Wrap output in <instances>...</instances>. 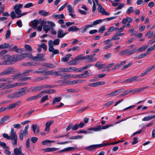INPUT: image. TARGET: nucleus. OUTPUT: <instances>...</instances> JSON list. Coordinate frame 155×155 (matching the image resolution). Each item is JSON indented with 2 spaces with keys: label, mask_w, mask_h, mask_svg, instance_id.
<instances>
[{
  "label": "nucleus",
  "mask_w": 155,
  "mask_h": 155,
  "mask_svg": "<svg viewBox=\"0 0 155 155\" xmlns=\"http://www.w3.org/2000/svg\"><path fill=\"white\" fill-rule=\"evenodd\" d=\"M3 137L8 140H11L12 145L15 147L17 146L18 137L13 128H11L9 135L7 134L4 133L3 134Z\"/></svg>",
  "instance_id": "f257e3e1"
},
{
  "label": "nucleus",
  "mask_w": 155,
  "mask_h": 155,
  "mask_svg": "<svg viewBox=\"0 0 155 155\" xmlns=\"http://www.w3.org/2000/svg\"><path fill=\"white\" fill-rule=\"evenodd\" d=\"M3 58L5 60L2 62V64L4 65H10L16 62L15 56H10L9 55H6Z\"/></svg>",
  "instance_id": "f03ea898"
},
{
  "label": "nucleus",
  "mask_w": 155,
  "mask_h": 155,
  "mask_svg": "<svg viewBox=\"0 0 155 155\" xmlns=\"http://www.w3.org/2000/svg\"><path fill=\"white\" fill-rule=\"evenodd\" d=\"M114 124H109L104 126H99L95 127H91L87 129L88 130H92L94 131H98L102 129H107V128L113 126Z\"/></svg>",
  "instance_id": "7ed1b4c3"
},
{
  "label": "nucleus",
  "mask_w": 155,
  "mask_h": 155,
  "mask_svg": "<svg viewBox=\"0 0 155 155\" xmlns=\"http://www.w3.org/2000/svg\"><path fill=\"white\" fill-rule=\"evenodd\" d=\"M53 86L48 85H43L39 86H38L31 88V89L32 91L35 92L36 91H40L43 89L47 88H52Z\"/></svg>",
  "instance_id": "20e7f679"
},
{
  "label": "nucleus",
  "mask_w": 155,
  "mask_h": 155,
  "mask_svg": "<svg viewBox=\"0 0 155 155\" xmlns=\"http://www.w3.org/2000/svg\"><path fill=\"white\" fill-rule=\"evenodd\" d=\"M96 0L97 5L98 6L97 8L98 12L102 15L106 16L109 15H110V13L106 12V10L102 7L101 5L98 2V0Z\"/></svg>",
  "instance_id": "39448f33"
},
{
  "label": "nucleus",
  "mask_w": 155,
  "mask_h": 155,
  "mask_svg": "<svg viewBox=\"0 0 155 155\" xmlns=\"http://www.w3.org/2000/svg\"><path fill=\"white\" fill-rule=\"evenodd\" d=\"M60 40L59 39H56L53 41L52 40H49L48 41V46L49 47V49L51 51L53 49L54 45H58L59 44Z\"/></svg>",
  "instance_id": "423d86ee"
},
{
  "label": "nucleus",
  "mask_w": 155,
  "mask_h": 155,
  "mask_svg": "<svg viewBox=\"0 0 155 155\" xmlns=\"http://www.w3.org/2000/svg\"><path fill=\"white\" fill-rule=\"evenodd\" d=\"M29 127V125H27L26 126L24 130H21L19 134V138L21 140H23V137L26 136L28 134V129Z\"/></svg>",
  "instance_id": "0eeeda50"
},
{
  "label": "nucleus",
  "mask_w": 155,
  "mask_h": 155,
  "mask_svg": "<svg viewBox=\"0 0 155 155\" xmlns=\"http://www.w3.org/2000/svg\"><path fill=\"white\" fill-rule=\"evenodd\" d=\"M105 145H106V144L103 143L93 145L86 147L85 148L87 150H88L90 151H92L95 150L98 147L104 146Z\"/></svg>",
  "instance_id": "6e6552de"
},
{
  "label": "nucleus",
  "mask_w": 155,
  "mask_h": 155,
  "mask_svg": "<svg viewBox=\"0 0 155 155\" xmlns=\"http://www.w3.org/2000/svg\"><path fill=\"white\" fill-rule=\"evenodd\" d=\"M15 72V70L14 68L12 67H10L5 71L1 73L0 75H5L9 74H12Z\"/></svg>",
  "instance_id": "1a4fd4ad"
},
{
  "label": "nucleus",
  "mask_w": 155,
  "mask_h": 155,
  "mask_svg": "<svg viewBox=\"0 0 155 155\" xmlns=\"http://www.w3.org/2000/svg\"><path fill=\"white\" fill-rule=\"evenodd\" d=\"M27 88L26 87H24L20 89L18 92H15L16 98L20 97L25 95L26 94L25 91Z\"/></svg>",
  "instance_id": "9d476101"
},
{
  "label": "nucleus",
  "mask_w": 155,
  "mask_h": 155,
  "mask_svg": "<svg viewBox=\"0 0 155 155\" xmlns=\"http://www.w3.org/2000/svg\"><path fill=\"white\" fill-rule=\"evenodd\" d=\"M124 89L122 88L117 90L114 91H112L110 93H108L106 95V96L108 97H112L115 96L119 94L120 93L123 91Z\"/></svg>",
  "instance_id": "9b49d317"
},
{
  "label": "nucleus",
  "mask_w": 155,
  "mask_h": 155,
  "mask_svg": "<svg viewBox=\"0 0 155 155\" xmlns=\"http://www.w3.org/2000/svg\"><path fill=\"white\" fill-rule=\"evenodd\" d=\"M23 6V4H16L13 7V9L14 10L15 12L18 16L20 13L21 12V11L20 9Z\"/></svg>",
  "instance_id": "f8f14e48"
},
{
  "label": "nucleus",
  "mask_w": 155,
  "mask_h": 155,
  "mask_svg": "<svg viewBox=\"0 0 155 155\" xmlns=\"http://www.w3.org/2000/svg\"><path fill=\"white\" fill-rule=\"evenodd\" d=\"M58 69L61 70V72H71L72 71H76V68L72 67L65 68H58Z\"/></svg>",
  "instance_id": "ddd939ff"
},
{
  "label": "nucleus",
  "mask_w": 155,
  "mask_h": 155,
  "mask_svg": "<svg viewBox=\"0 0 155 155\" xmlns=\"http://www.w3.org/2000/svg\"><path fill=\"white\" fill-rule=\"evenodd\" d=\"M45 56V54H38L33 58V60L36 61H43L45 60L43 58Z\"/></svg>",
  "instance_id": "4468645a"
},
{
  "label": "nucleus",
  "mask_w": 155,
  "mask_h": 155,
  "mask_svg": "<svg viewBox=\"0 0 155 155\" xmlns=\"http://www.w3.org/2000/svg\"><path fill=\"white\" fill-rule=\"evenodd\" d=\"M68 10L69 12V15L71 16L73 18H75V15L74 14V11L71 5H68L67 6Z\"/></svg>",
  "instance_id": "2eb2a0df"
},
{
  "label": "nucleus",
  "mask_w": 155,
  "mask_h": 155,
  "mask_svg": "<svg viewBox=\"0 0 155 155\" xmlns=\"http://www.w3.org/2000/svg\"><path fill=\"white\" fill-rule=\"evenodd\" d=\"M32 128L35 135L37 136L39 132V129L37 125L35 124H34L32 125Z\"/></svg>",
  "instance_id": "dca6fc26"
},
{
  "label": "nucleus",
  "mask_w": 155,
  "mask_h": 155,
  "mask_svg": "<svg viewBox=\"0 0 155 155\" xmlns=\"http://www.w3.org/2000/svg\"><path fill=\"white\" fill-rule=\"evenodd\" d=\"M93 26L92 25H86L83 27L81 28V32L82 33H84L85 32L87 29L91 27H93Z\"/></svg>",
  "instance_id": "f3484780"
},
{
  "label": "nucleus",
  "mask_w": 155,
  "mask_h": 155,
  "mask_svg": "<svg viewBox=\"0 0 155 155\" xmlns=\"http://www.w3.org/2000/svg\"><path fill=\"white\" fill-rule=\"evenodd\" d=\"M148 87V86H146L145 87H143L140 88H139L131 90L132 91H133L134 93H138L142 91H143L146 89Z\"/></svg>",
  "instance_id": "a211bd4d"
},
{
  "label": "nucleus",
  "mask_w": 155,
  "mask_h": 155,
  "mask_svg": "<svg viewBox=\"0 0 155 155\" xmlns=\"http://www.w3.org/2000/svg\"><path fill=\"white\" fill-rule=\"evenodd\" d=\"M40 97V96L39 94L38 95L31 96L30 97L27 98V99H26V101H30L33 100L37 99H38Z\"/></svg>",
  "instance_id": "6ab92c4d"
},
{
  "label": "nucleus",
  "mask_w": 155,
  "mask_h": 155,
  "mask_svg": "<svg viewBox=\"0 0 155 155\" xmlns=\"http://www.w3.org/2000/svg\"><path fill=\"white\" fill-rule=\"evenodd\" d=\"M43 150L45 151V152H54L59 150V148L55 147L48 148L46 149H43Z\"/></svg>",
  "instance_id": "aec40b11"
},
{
  "label": "nucleus",
  "mask_w": 155,
  "mask_h": 155,
  "mask_svg": "<svg viewBox=\"0 0 155 155\" xmlns=\"http://www.w3.org/2000/svg\"><path fill=\"white\" fill-rule=\"evenodd\" d=\"M106 65L104 64H102L101 62H98L95 64V66L97 68L99 69H101L104 68L106 66Z\"/></svg>",
  "instance_id": "412c9836"
},
{
  "label": "nucleus",
  "mask_w": 155,
  "mask_h": 155,
  "mask_svg": "<svg viewBox=\"0 0 155 155\" xmlns=\"http://www.w3.org/2000/svg\"><path fill=\"white\" fill-rule=\"evenodd\" d=\"M53 123V121H49L47 122L45 125V131L49 132V127Z\"/></svg>",
  "instance_id": "4be33fe9"
},
{
  "label": "nucleus",
  "mask_w": 155,
  "mask_h": 155,
  "mask_svg": "<svg viewBox=\"0 0 155 155\" xmlns=\"http://www.w3.org/2000/svg\"><path fill=\"white\" fill-rule=\"evenodd\" d=\"M42 66L43 67L51 68H54L55 67V66L52 64L47 63H43L42 64Z\"/></svg>",
  "instance_id": "5701e85b"
},
{
  "label": "nucleus",
  "mask_w": 155,
  "mask_h": 155,
  "mask_svg": "<svg viewBox=\"0 0 155 155\" xmlns=\"http://www.w3.org/2000/svg\"><path fill=\"white\" fill-rule=\"evenodd\" d=\"M75 148L73 147H69L59 150L58 151V152L59 153H62L64 152H68L72 150H74Z\"/></svg>",
  "instance_id": "b1692460"
},
{
  "label": "nucleus",
  "mask_w": 155,
  "mask_h": 155,
  "mask_svg": "<svg viewBox=\"0 0 155 155\" xmlns=\"http://www.w3.org/2000/svg\"><path fill=\"white\" fill-rule=\"evenodd\" d=\"M84 81V80H74L69 81L68 84H76L78 83H81Z\"/></svg>",
  "instance_id": "393cba45"
},
{
  "label": "nucleus",
  "mask_w": 155,
  "mask_h": 155,
  "mask_svg": "<svg viewBox=\"0 0 155 155\" xmlns=\"http://www.w3.org/2000/svg\"><path fill=\"white\" fill-rule=\"evenodd\" d=\"M10 118L9 116H5L3 117L0 121V125L3 124L4 122Z\"/></svg>",
  "instance_id": "a878e982"
},
{
  "label": "nucleus",
  "mask_w": 155,
  "mask_h": 155,
  "mask_svg": "<svg viewBox=\"0 0 155 155\" xmlns=\"http://www.w3.org/2000/svg\"><path fill=\"white\" fill-rule=\"evenodd\" d=\"M72 56L71 54H68L66 56L63 57L61 61L63 62H66L68 61L70 59V57Z\"/></svg>",
  "instance_id": "bb28decb"
},
{
  "label": "nucleus",
  "mask_w": 155,
  "mask_h": 155,
  "mask_svg": "<svg viewBox=\"0 0 155 155\" xmlns=\"http://www.w3.org/2000/svg\"><path fill=\"white\" fill-rule=\"evenodd\" d=\"M38 13L41 15L43 16H47L49 15L48 12H46L45 10H42L39 11Z\"/></svg>",
  "instance_id": "cd10ccee"
},
{
  "label": "nucleus",
  "mask_w": 155,
  "mask_h": 155,
  "mask_svg": "<svg viewBox=\"0 0 155 155\" xmlns=\"http://www.w3.org/2000/svg\"><path fill=\"white\" fill-rule=\"evenodd\" d=\"M79 30V29L77 27V26H72L69 27L68 29V31H78Z\"/></svg>",
  "instance_id": "c85d7f7f"
},
{
  "label": "nucleus",
  "mask_w": 155,
  "mask_h": 155,
  "mask_svg": "<svg viewBox=\"0 0 155 155\" xmlns=\"http://www.w3.org/2000/svg\"><path fill=\"white\" fill-rule=\"evenodd\" d=\"M155 117V115H151L144 117L142 120L143 121H148L152 119Z\"/></svg>",
  "instance_id": "c756f323"
},
{
  "label": "nucleus",
  "mask_w": 155,
  "mask_h": 155,
  "mask_svg": "<svg viewBox=\"0 0 155 155\" xmlns=\"http://www.w3.org/2000/svg\"><path fill=\"white\" fill-rule=\"evenodd\" d=\"M39 21L38 20H34L31 23L32 25V26L33 28L34 29H35L38 24Z\"/></svg>",
  "instance_id": "7c9ffc66"
},
{
  "label": "nucleus",
  "mask_w": 155,
  "mask_h": 155,
  "mask_svg": "<svg viewBox=\"0 0 155 155\" xmlns=\"http://www.w3.org/2000/svg\"><path fill=\"white\" fill-rule=\"evenodd\" d=\"M64 37L63 31L61 29H59L58 31L57 37L59 38H62Z\"/></svg>",
  "instance_id": "2f4dec72"
},
{
  "label": "nucleus",
  "mask_w": 155,
  "mask_h": 155,
  "mask_svg": "<svg viewBox=\"0 0 155 155\" xmlns=\"http://www.w3.org/2000/svg\"><path fill=\"white\" fill-rule=\"evenodd\" d=\"M61 97H55L52 103V104L54 105L56 104V103L59 102L61 101Z\"/></svg>",
  "instance_id": "473e14b6"
},
{
  "label": "nucleus",
  "mask_w": 155,
  "mask_h": 155,
  "mask_svg": "<svg viewBox=\"0 0 155 155\" xmlns=\"http://www.w3.org/2000/svg\"><path fill=\"white\" fill-rule=\"evenodd\" d=\"M37 63H35L33 61H31V62H28L25 63L23 64V65L25 66H35L37 65Z\"/></svg>",
  "instance_id": "72a5a7b5"
},
{
  "label": "nucleus",
  "mask_w": 155,
  "mask_h": 155,
  "mask_svg": "<svg viewBox=\"0 0 155 155\" xmlns=\"http://www.w3.org/2000/svg\"><path fill=\"white\" fill-rule=\"evenodd\" d=\"M16 62L17 61L24 59L25 57L21 55H15Z\"/></svg>",
  "instance_id": "f704fd0d"
},
{
  "label": "nucleus",
  "mask_w": 155,
  "mask_h": 155,
  "mask_svg": "<svg viewBox=\"0 0 155 155\" xmlns=\"http://www.w3.org/2000/svg\"><path fill=\"white\" fill-rule=\"evenodd\" d=\"M53 17L54 18L57 19L60 18H64V14H61L60 15H55L54 14L52 15Z\"/></svg>",
  "instance_id": "c9c22d12"
},
{
  "label": "nucleus",
  "mask_w": 155,
  "mask_h": 155,
  "mask_svg": "<svg viewBox=\"0 0 155 155\" xmlns=\"http://www.w3.org/2000/svg\"><path fill=\"white\" fill-rule=\"evenodd\" d=\"M10 47V45L9 44L5 43L2 45H0V49H5L8 48Z\"/></svg>",
  "instance_id": "e433bc0d"
},
{
  "label": "nucleus",
  "mask_w": 155,
  "mask_h": 155,
  "mask_svg": "<svg viewBox=\"0 0 155 155\" xmlns=\"http://www.w3.org/2000/svg\"><path fill=\"white\" fill-rule=\"evenodd\" d=\"M63 77L64 78H74V75L65 73L63 75Z\"/></svg>",
  "instance_id": "4c0bfd02"
},
{
  "label": "nucleus",
  "mask_w": 155,
  "mask_h": 155,
  "mask_svg": "<svg viewBox=\"0 0 155 155\" xmlns=\"http://www.w3.org/2000/svg\"><path fill=\"white\" fill-rule=\"evenodd\" d=\"M83 136L81 135H78L70 137L69 138L70 140H76L77 139H81Z\"/></svg>",
  "instance_id": "58836bf2"
},
{
  "label": "nucleus",
  "mask_w": 155,
  "mask_h": 155,
  "mask_svg": "<svg viewBox=\"0 0 155 155\" xmlns=\"http://www.w3.org/2000/svg\"><path fill=\"white\" fill-rule=\"evenodd\" d=\"M103 21V20L101 19H100L99 20H97L94 21L93 23L92 24H91V25H92L93 26V27L94 25H96L98 24H99L101 22H102Z\"/></svg>",
  "instance_id": "ea45409f"
},
{
  "label": "nucleus",
  "mask_w": 155,
  "mask_h": 155,
  "mask_svg": "<svg viewBox=\"0 0 155 155\" xmlns=\"http://www.w3.org/2000/svg\"><path fill=\"white\" fill-rule=\"evenodd\" d=\"M59 71H56L54 70V75L55 76H62V74L61 70H59Z\"/></svg>",
  "instance_id": "a19ab883"
},
{
  "label": "nucleus",
  "mask_w": 155,
  "mask_h": 155,
  "mask_svg": "<svg viewBox=\"0 0 155 155\" xmlns=\"http://www.w3.org/2000/svg\"><path fill=\"white\" fill-rule=\"evenodd\" d=\"M46 24V22L45 21H42L41 23V25L38 26L37 28V30L38 31H41L42 29V26L44 24Z\"/></svg>",
  "instance_id": "79ce46f5"
},
{
  "label": "nucleus",
  "mask_w": 155,
  "mask_h": 155,
  "mask_svg": "<svg viewBox=\"0 0 155 155\" xmlns=\"http://www.w3.org/2000/svg\"><path fill=\"white\" fill-rule=\"evenodd\" d=\"M148 45H145L140 47L138 50V52H142L144 51L147 47Z\"/></svg>",
  "instance_id": "37998d69"
},
{
  "label": "nucleus",
  "mask_w": 155,
  "mask_h": 155,
  "mask_svg": "<svg viewBox=\"0 0 155 155\" xmlns=\"http://www.w3.org/2000/svg\"><path fill=\"white\" fill-rule=\"evenodd\" d=\"M45 72L43 73L44 75H54V70H51L47 71H44Z\"/></svg>",
  "instance_id": "c03bdc74"
},
{
  "label": "nucleus",
  "mask_w": 155,
  "mask_h": 155,
  "mask_svg": "<svg viewBox=\"0 0 155 155\" xmlns=\"http://www.w3.org/2000/svg\"><path fill=\"white\" fill-rule=\"evenodd\" d=\"M48 100V95H45L43 96L41 98L40 101V103H42L45 102L46 101Z\"/></svg>",
  "instance_id": "a18cd8bd"
},
{
  "label": "nucleus",
  "mask_w": 155,
  "mask_h": 155,
  "mask_svg": "<svg viewBox=\"0 0 155 155\" xmlns=\"http://www.w3.org/2000/svg\"><path fill=\"white\" fill-rule=\"evenodd\" d=\"M47 77H39L35 78L34 80L35 81H39L43 80H45L46 78Z\"/></svg>",
  "instance_id": "49530a36"
},
{
  "label": "nucleus",
  "mask_w": 155,
  "mask_h": 155,
  "mask_svg": "<svg viewBox=\"0 0 155 155\" xmlns=\"http://www.w3.org/2000/svg\"><path fill=\"white\" fill-rule=\"evenodd\" d=\"M34 111V110H30L28 112L26 113L24 115V117L27 118L28 117L31 115V114Z\"/></svg>",
  "instance_id": "de8ad7c7"
},
{
  "label": "nucleus",
  "mask_w": 155,
  "mask_h": 155,
  "mask_svg": "<svg viewBox=\"0 0 155 155\" xmlns=\"http://www.w3.org/2000/svg\"><path fill=\"white\" fill-rule=\"evenodd\" d=\"M149 52H145L144 53H142L139 56V57H138V58L139 59L143 58H144L146 56H147L149 54Z\"/></svg>",
  "instance_id": "09e8293b"
},
{
  "label": "nucleus",
  "mask_w": 155,
  "mask_h": 155,
  "mask_svg": "<svg viewBox=\"0 0 155 155\" xmlns=\"http://www.w3.org/2000/svg\"><path fill=\"white\" fill-rule=\"evenodd\" d=\"M137 49L136 48H134L131 50L130 51L128 50V53L127 54V55L130 56L132 54L134 53L136 51Z\"/></svg>",
  "instance_id": "8fccbe9b"
},
{
  "label": "nucleus",
  "mask_w": 155,
  "mask_h": 155,
  "mask_svg": "<svg viewBox=\"0 0 155 155\" xmlns=\"http://www.w3.org/2000/svg\"><path fill=\"white\" fill-rule=\"evenodd\" d=\"M0 146L4 149H8V147L6 145L5 143L1 141H0Z\"/></svg>",
  "instance_id": "3c124183"
},
{
  "label": "nucleus",
  "mask_w": 155,
  "mask_h": 155,
  "mask_svg": "<svg viewBox=\"0 0 155 155\" xmlns=\"http://www.w3.org/2000/svg\"><path fill=\"white\" fill-rule=\"evenodd\" d=\"M6 83L5 82H0V88H2V89L5 90L7 88L5 85Z\"/></svg>",
  "instance_id": "603ef678"
},
{
  "label": "nucleus",
  "mask_w": 155,
  "mask_h": 155,
  "mask_svg": "<svg viewBox=\"0 0 155 155\" xmlns=\"http://www.w3.org/2000/svg\"><path fill=\"white\" fill-rule=\"evenodd\" d=\"M43 30L45 31V33H47L50 30V28L48 25H46L43 27Z\"/></svg>",
  "instance_id": "864d4df0"
},
{
  "label": "nucleus",
  "mask_w": 155,
  "mask_h": 155,
  "mask_svg": "<svg viewBox=\"0 0 155 155\" xmlns=\"http://www.w3.org/2000/svg\"><path fill=\"white\" fill-rule=\"evenodd\" d=\"M49 47L48 50H49V51L51 52H52L53 55L54 54H59V51L57 49H55L54 50V48H53V50H52V51H51L49 49V47Z\"/></svg>",
  "instance_id": "5fc2aeb1"
},
{
  "label": "nucleus",
  "mask_w": 155,
  "mask_h": 155,
  "mask_svg": "<svg viewBox=\"0 0 155 155\" xmlns=\"http://www.w3.org/2000/svg\"><path fill=\"white\" fill-rule=\"evenodd\" d=\"M128 49H126L123 50L121 51L119 53V55L120 56H122L124 54H127H127L128 53Z\"/></svg>",
  "instance_id": "6e6d98bb"
},
{
  "label": "nucleus",
  "mask_w": 155,
  "mask_h": 155,
  "mask_svg": "<svg viewBox=\"0 0 155 155\" xmlns=\"http://www.w3.org/2000/svg\"><path fill=\"white\" fill-rule=\"evenodd\" d=\"M106 30V28L103 25L100 28L98 31V32L101 33H102Z\"/></svg>",
  "instance_id": "4d7b16f0"
},
{
  "label": "nucleus",
  "mask_w": 155,
  "mask_h": 155,
  "mask_svg": "<svg viewBox=\"0 0 155 155\" xmlns=\"http://www.w3.org/2000/svg\"><path fill=\"white\" fill-rule=\"evenodd\" d=\"M10 15L11 18L13 19L15 18H18V15H17V16H16V13L14 11H12Z\"/></svg>",
  "instance_id": "13d9d810"
},
{
  "label": "nucleus",
  "mask_w": 155,
  "mask_h": 155,
  "mask_svg": "<svg viewBox=\"0 0 155 155\" xmlns=\"http://www.w3.org/2000/svg\"><path fill=\"white\" fill-rule=\"evenodd\" d=\"M134 8L132 7H130L127 9L126 12V13L128 14H129L132 13L134 11Z\"/></svg>",
  "instance_id": "bf43d9fd"
},
{
  "label": "nucleus",
  "mask_w": 155,
  "mask_h": 155,
  "mask_svg": "<svg viewBox=\"0 0 155 155\" xmlns=\"http://www.w3.org/2000/svg\"><path fill=\"white\" fill-rule=\"evenodd\" d=\"M148 35V38H151L153 36V32L150 33V31H148L145 34V36H147Z\"/></svg>",
  "instance_id": "052dcab7"
},
{
  "label": "nucleus",
  "mask_w": 155,
  "mask_h": 155,
  "mask_svg": "<svg viewBox=\"0 0 155 155\" xmlns=\"http://www.w3.org/2000/svg\"><path fill=\"white\" fill-rule=\"evenodd\" d=\"M83 78H86L88 76H91L92 74H90V73H88V71L87 70L85 71L84 73L83 74Z\"/></svg>",
  "instance_id": "680f3d73"
},
{
  "label": "nucleus",
  "mask_w": 155,
  "mask_h": 155,
  "mask_svg": "<svg viewBox=\"0 0 155 155\" xmlns=\"http://www.w3.org/2000/svg\"><path fill=\"white\" fill-rule=\"evenodd\" d=\"M54 142V141H53L46 140H45L43 141L42 142V144L43 145H46L48 143H52L53 142Z\"/></svg>",
  "instance_id": "e2e57ef3"
},
{
  "label": "nucleus",
  "mask_w": 155,
  "mask_h": 155,
  "mask_svg": "<svg viewBox=\"0 0 155 155\" xmlns=\"http://www.w3.org/2000/svg\"><path fill=\"white\" fill-rule=\"evenodd\" d=\"M139 76H134L133 77H132L130 78V80L131 81V82L134 81H141V80H137V79L138 78Z\"/></svg>",
  "instance_id": "0e129e2a"
},
{
  "label": "nucleus",
  "mask_w": 155,
  "mask_h": 155,
  "mask_svg": "<svg viewBox=\"0 0 155 155\" xmlns=\"http://www.w3.org/2000/svg\"><path fill=\"white\" fill-rule=\"evenodd\" d=\"M24 47L26 51H31L32 50L31 46L29 45H25Z\"/></svg>",
  "instance_id": "69168bd1"
},
{
  "label": "nucleus",
  "mask_w": 155,
  "mask_h": 155,
  "mask_svg": "<svg viewBox=\"0 0 155 155\" xmlns=\"http://www.w3.org/2000/svg\"><path fill=\"white\" fill-rule=\"evenodd\" d=\"M149 72V71H148L147 69L146 70H145L144 72H143V73H141L139 74V76L140 77L143 76L147 74H148Z\"/></svg>",
  "instance_id": "338daca9"
},
{
  "label": "nucleus",
  "mask_w": 155,
  "mask_h": 155,
  "mask_svg": "<svg viewBox=\"0 0 155 155\" xmlns=\"http://www.w3.org/2000/svg\"><path fill=\"white\" fill-rule=\"evenodd\" d=\"M69 62L71 64L73 65H76L79 63V62L77 61L76 60H75V58L73 60L70 61Z\"/></svg>",
  "instance_id": "774afa93"
}]
</instances>
